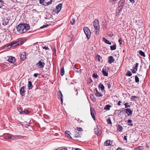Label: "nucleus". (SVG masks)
Instances as JSON below:
<instances>
[{
	"label": "nucleus",
	"mask_w": 150,
	"mask_h": 150,
	"mask_svg": "<svg viewBox=\"0 0 150 150\" xmlns=\"http://www.w3.org/2000/svg\"><path fill=\"white\" fill-rule=\"evenodd\" d=\"M30 28L29 25L27 23H20L16 27L17 32L21 34L26 32Z\"/></svg>",
	"instance_id": "nucleus-1"
},
{
	"label": "nucleus",
	"mask_w": 150,
	"mask_h": 150,
	"mask_svg": "<svg viewBox=\"0 0 150 150\" xmlns=\"http://www.w3.org/2000/svg\"><path fill=\"white\" fill-rule=\"evenodd\" d=\"M24 42V41L23 40V41H19L17 42H11L4 46V48H6V49H7L11 48L12 47H14L21 45L23 44Z\"/></svg>",
	"instance_id": "nucleus-2"
},
{
	"label": "nucleus",
	"mask_w": 150,
	"mask_h": 150,
	"mask_svg": "<svg viewBox=\"0 0 150 150\" xmlns=\"http://www.w3.org/2000/svg\"><path fill=\"white\" fill-rule=\"evenodd\" d=\"M83 30L88 39L90 38L91 34V33L88 27H85L83 28Z\"/></svg>",
	"instance_id": "nucleus-3"
},
{
	"label": "nucleus",
	"mask_w": 150,
	"mask_h": 150,
	"mask_svg": "<svg viewBox=\"0 0 150 150\" xmlns=\"http://www.w3.org/2000/svg\"><path fill=\"white\" fill-rule=\"evenodd\" d=\"M45 65V61L44 60L42 59H41L39 60L38 62L36 64V65L39 69L43 68Z\"/></svg>",
	"instance_id": "nucleus-4"
},
{
	"label": "nucleus",
	"mask_w": 150,
	"mask_h": 150,
	"mask_svg": "<svg viewBox=\"0 0 150 150\" xmlns=\"http://www.w3.org/2000/svg\"><path fill=\"white\" fill-rule=\"evenodd\" d=\"M93 25L96 30H98L99 29V22L97 19H95L93 22Z\"/></svg>",
	"instance_id": "nucleus-5"
},
{
	"label": "nucleus",
	"mask_w": 150,
	"mask_h": 150,
	"mask_svg": "<svg viewBox=\"0 0 150 150\" xmlns=\"http://www.w3.org/2000/svg\"><path fill=\"white\" fill-rule=\"evenodd\" d=\"M91 114V115L94 120H96V118L95 116V112L94 111L93 108H91L90 109Z\"/></svg>",
	"instance_id": "nucleus-6"
},
{
	"label": "nucleus",
	"mask_w": 150,
	"mask_h": 150,
	"mask_svg": "<svg viewBox=\"0 0 150 150\" xmlns=\"http://www.w3.org/2000/svg\"><path fill=\"white\" fill-rule=\"evenodd\" d=\"M25 87L23 86L21 87L20 90V93L22 96H24L25 95Z\"/></svg>",
	"instance_id": "nucleus-7"
},
{
	"label": "nucleus",
	"mask_w": 150,
	"mask_h": 150,
	"mask_svg": "<svg viewBox=\"0 0 150 150\" xmlns=\"http://www.w3.org/2000/svg\"><path fill=\"white\" fill-rule=\"evenodd\" d=\"M2 25H6L8 24L9 22V19L6 18H2Z\"/></svg>",
	"instance_id": "nucleus-8"
},
{
	"label": "nucleus",
	"mask_w": 150,
	"mask_h": 150,
	"mask_svg": "<svg viewBox=\"0 0 150 150\" xmlns=\"http://www.w3.org/2000/svg\"><path fill=\"white\" fill-rule=\"evenodd\" d=\"M8 61L11 63H13L14 64H15V62L16 59L15 58L11 56L10 57Z\"/></svg>",
	"instance_id": "nucleus-9"
},
{
	"label": "nucleus",
	"mask_w": 150,
	"mask_h": 150,
	"mask_svg": "<svg viewBox=\"0 0 150 150\" xmlns=\"http://www.w3.org/2000/svg\"><path fill=\"white\" fill-rule=\"evenodd\" d=\"M138 65L139 64L137 63H136L135 64V67H133V69L131 70V71H132V73H136L137 72Z\"/></svg>",
	"instance_id": "nucleus-10"
},
{
	"label": "nucleus",
	"mask_w": 150,
	"mask_h": 150,
	"mask_svg": "<svg viewBox=\"0 0 150 150\" xmlns=\"http://www.w3.org/2000/svg\"><path fill=\"white\" fill-rule=\"evenodd\" d=\"M52 0H44V5L47 6L50 4L52 2Z\"/></svg>",
	"instance_id": "nucleus-11"
},
{
	"label": "nucleus",
	"mask_w": 150,
	"mask_h": 150,
	"mask_svg": "<svg viewBox=\"0 0 150 150\" xmlns=\"http://www.w3.org/2000/svg\"><path fill=\"white\" fill-rule=\"evenodd\" d=\"M62 7V4H59L56 6V11H57V13H58L60 11Z\"/></svg>",
	"instance_id": "nucleus-12"
},
{
	"label": "nucleus",
	"mask_w": 150,
	"mask_h": 150,
	"mask_svg": "<svg viewBox=\"0 0 150 150\" xmlns=\"http://www.w3.org/2000/svg\"><path fill=\"white\" fill-rule=\"evenodd\" d=\"M126 112L128 116H131L132 114V112L129 108L125 109Z\"/></svg>",
	"instance_id": "nucleus-13"
},
{
	"label": "nucleus",
	"mask_w": 150,
	"mask_h": 150,
	"mask_svg": "<svg viewBox=\"0 0 150 150\" xmlns=\"http://www.w3.org/2000/svg\"><path fill=\"white\" fill-rule=\"evenodd\" d=\"M115 61V59L112 56H109L108 57V62L110 64H111L113 62Z\"/></svg>",
	"instance_id": "nucleus-14"
},
{
	"label": "nucleus",
	"mask_w": 150,
	"mask_h": 150,
	"mask_svg": "<svg viewBox=\"0 0 150 150\" xmlns=\"http://www.w3.org/2000/svg\"><path fill=\"white\" fill-rule=\"evenodd\" d=\"M95 90L96 92L95 93V94L96 96L99 97L102 96L103 94L98 91L97 88H95Z\"/></svg>",
	"instance_id": "nucleus-15"
},
{
	"label": "nucleus",
	"mask_w": 150,
	"mask_h": 150,
	"mask_svg": "<svg viewBox=\"0 0 150 150\" xmlns=\"http://www.w3.org/2000/svg\"><path fill=\"white\" fill-rule=\"evenodd\" d=\"M21 60L23 61L25 59V53L23 52L22 53L21 55Z\"/></svg>",
	"instance_id": "nucleus-16"
},
{
	"label": "nucleus",
	"mask_w": 150,
	"mask_h": 150,
	"mask_svg": "<svg viewBox=\"0 0 150 150\" xmlns=\"http://www.w3.org/2000/svg\"><path fill=\"white\" fill-rule=\"evenodd\" d=\"M125 0H120V1L119 3V8H120L121 7L123 8V6L124 5V2Z\"/></svg>",
	"instance_id": "nucleus-17"
},
{
	"label": "nucleus",
	"mask_w": 150,
	"mask_h": 150,
	"mask_svg": "<svg viewBox=\"0 0 150 150\" xmlns=\"http://www.w3.org/2000/svg\"><path fill=\"white\" fill-rule=\"evenodd\" d=\"M28 89L29 90H30L33 87V86L31 81H28Z\"/></svg>",
	"instance_id": "nucleus-18"
},
{
	"label": "nucleus",
	"mask_w": 150,
	"mask_h": 150,
	"mask_svg": "<svg viewBox=\"0 0 150 150\" xmlns=\"http://www.w3.org/2000/svg\"><path fill=\"white\" fill-rule=\"evenodd\" d=\"M58 95L59 97L60 96V98L61 99V101L62 102V103H63V96L62 94V92L61 91H59V92L58 93Z\"/></svg>",
	"instance_id": "nucleus-19"
},
{
	"label": "nucleus",
	"mask_w": 150,
	"mask_h": 150,
	"mask_svg": "<svg viewBox=\"0 0 150 150\" xmlns=\"http://www.w3.org/2000/svg\"><path fill=\"white\" fill-rule=\"evenodd\" d=\"M96 60L98 61L99 62H103V59H102V57L98 55L96 56Z\"/></svg>",
	"instance_id": "nucleus-20"
},
{
	"label": "nucleus",
	"mask_w": 150,
	"mask_h": 150,
	"mask_svg": "<svg viewBox=\"0 0 150 150\" xmlns=\"http://www.w3.org/2000/svg\"><path fill=\"white\" fill-rule=\"evenodd\" d=\"M117 129L119 132H121L123 129L122 127L120 125H117Z\"/></svg>",
	"instance_id": "nucleus-21"
},
{
	"label": "nucleus",
	"mask_w": 150,
	"mask_h": 150,
	"mask_svg": "<svg viewBox=\"0 0 150 150\" xmlns=\"http://www.w3.org/2000/svg\"><path fill=\"white\" fill-rule=\"evenodd\" d=\"M110 142L111 141L110 140H107L104 143L105 145L106 146L111 145Z\"/></svg>",
	"instance_id": "nucleus-22"
},
{
	"label": "nucleus",
	"mask_w": 150,
	"mask_h": 150,
	"mask_svg": "<svg viewBox=\"0 0 150 150\" xmlns=\"http://www.w3.org/2000/svg\"><path fill=\"white\" fill-rule=\"evenodd\" d=\"M111 107V106L109 105H106L104 107V109L107 111L109 110L110 108Z\"/></svg>",
	"instance_id": "nucleus-23"
},
{
	"label": "nucleus",
	"mask_w": 150,
	"mask_h": 150,
	"mask_svg": "<svg viewBox=\"0 0 150 150\" xmlns=\"http://www.w3.org/2000/svg\"><path fill=\"white\" fill-rule=\"evenodd\" d=\"M64 73V67H62L60 71V75L61 76H63Z\"/></svg>",
	"instance_id": "nucleus-24"
},
{
	"label": "nucleus",
	"mask_w": 150,
	"mask_h": 150,
	"mask_svg": "<svg viewBox=\"0 0 150 150\" xmlns=\"http://www.w3.org/2000/svg\"><path fill=\"white\" fill-rule=\"evenodd\" d=\"M138 98L136 96H132L131 98V100L134 101H136L137 100L136 99Z\"/></svg>",
	"instance_id": "nucleus-25"
},
{
	"label": "nucleus",
	"mask_w": 150,
	"mask_h": 150,
	"mask_svg": "<svg viewBox=\"0 0 150 150\" xmlns=\"http://www.w3.org/2000/svg\"><path fill=\"white\" fill-rule=\"evenodd\" d=\"M139 53L141 56L144 57H145L146 56L144 52L142 50H139Z\"/></svg>",
	"instance_id": "nucleus-26"
},
{
	"label": "nucleus",
	"mask_w": 150,
	"mask_h": 150,
	"mask_svg": "<svg viewBox=\"0 0 150 150\" xmlns=\"http://www.w3.org/2000/svg\"><path fill=\"white\" fill-rule=\"evenodd\" d=\"M70 133V132L69 131H67L65 132V134L66 136H67L71 138V137L69 134Z\"/></svg>",
	"instance_id": "nucleus-27"
},
{
	"label": "nucleus",
	"mask_w": 150,
	"mask_h": 150,
	"mask_svg": "<svg viewBox=\"0 0 150 150\" xmlns=\"http://www.w3.org/2000/svg\"><path fill=\"white\" fill-rule=\"evenodd\" d=\"M104 42L106 43L109 44L111 45V43L109 42V41L108 40L106 39L105 38H104Z\"/></svg>",
	"instance_id": "nucleus-28"
},
{
	"label": "nucleus",
	"mask_w": 150,
	"mask_h": 150,
	"mask_svg": "<svg viewBox=\"0 0 150 150\" xmlns=\"http://www.w3.org/2000/svg\"><path fill=\"white\" fill-rule=\"evenodd\" d=\"M116 45L115 44L113 46H111L110 47V50H115L116 49Z\"/></svg>",
	"instance_id": "nucleus-29"
},
{
	"label": "nucleus",
	"mask_w": 150,
	"mask_h": 150,
	"mask_svg": "<svg viewBox=\"0 0 150 150\" xmlns=\"http://www.w3.org/2000/svg\"><path fill=\"white\" fill-rule=\"evenodd\" d=\"M132 121L131 120H128L127 122L128 123V125L130 126H133V124L132 123Z\"/></svg>",
	"instance_id": "nucleus-30"
},
{
	"label": "nucleus",
	"mask_w": 150,
	"mask_h": 150,
	"mask_svg": "<svg viewBox=\"0 0 150 150\" xmlns=\"http://www.w3.org/2000/svg\"><path fill=\"white\" fill-rule=\"evenodd\" d=\"M98 88H100L101 91L103 90V85L101 83H100L98 85Z\"/></svg>",
	"instance_id": "nucleus-31"
},
{
	"label": "nucleus",
	"mask_w": 150,
	"mask_h": 150,
	"mask_svg": "<svg viewBox=\"0 0 150 150\" xmlns=\"http://www.w3.org/2000/svg\"><path fill=\"white\" fill-rule=\"evenodd\" d=\"M108 71H106V69H104V76H108Z\"/></svg>",
	"instance_id": "nucleus-32"
},
{
	"label": "nucleus",
	"mask_w": 150,
	"mask_h": 150,
	"mask_svg": "<svg viewBox=\"0 0 150 150\" xmlns=\"http://www.w3.org/2000/svg\"><path fill=\"white\" fill-rule=\"evenodd\" d=\"M81 133L79 132H77V133L74 136L75 137H81Z\"/></svg>",
	"instance_id": "nucleus-33"
},
{
	"label": "nucleus",
	"mask_w": 150,
	"mask_h": 150,
	"mask_svg": "<svg viewBox=\"0 0 150 150\" xmlns=\"http://www.w3.org/2000/svg\"><path fill=\"white\" fill-rule=\"evenodd\" d=\"M107 121L108 124H111L112 122L111 120L110 117H108V119L107 120Z\"/></svg>",
	"instance_id": "nucleus-34"
},
{
	"label": "nucleus",
	"mask_w": 150,
	"mask_h": 150,
	"mask_svg": "<svg viewBox=\"0 0 150 150\" xmlns=\"http://www.w3.org/2000/svg\"><path fill=\"white\" fill-rule=\"evenodd\" d=\"M135 81L137 83L139 82V79L138 77L137 76H136L135 77Z\"/></svg>",
	"instance_id": "nucleus-35"
},
{
	"label": "nucleus",
	"mask_w": 150,
	"mask_h": 150,
	"mask_svg": "<svg viewBox=\"0 0 150 150\" xmlns=\"http://www.w3.org/2000/svg\"><path fill=\"white\" fill-rule=\"evenodd\" d=\"M4 1L2 0H0V8H1V7L3 6L4 5Z\"/></svg>",
	"instance_id": "nucleus-36"
},
{
	"label": "nucleus",
	"mask_w": 150,
	"mask_h": 150,
	"mask_svg": "<svg viewBox=\"0 0 150 150\" xmlns=\"http://www.w3.org/2000/svg\"><path fill=\"white\" fill-rule=\"evenodd\" d=\"M49 25L48 24H46L43 25L42 26L40 27V28L42 29L44 28L47 27Z\"/></svg>",
	"instance_id": "nucleus-37"
},
{
	"label": "nucleus",
	"mask_w": 150,
	"mask_h": 150,
	"mask_svg": "<svg viewBox=\"0 0 150 150\" xmlns=\"http://www.w3.org/2000/svg\"><path fill=\"white\" fill-rule=\"evenodd\" d=\"M132 75V74L130 71H128L126 74V75L129 76H130Z\"/></svg>",
	"instance_id": "nucleus-38"
},
{
	"label": "nucleus",
	"mask_w": 150,
	"mask_h": 150,
	"mask_svg": "<svg viewBox=\"0 0 150 150\" xmlns=\"http://www.w3.org/2000/svg\"><path fill=\"white\" fill-rule=\"evenodd\" d=\"M93 81L91 79H88V83L90 84Z\"/></svg>",
	"instance_id": "nucleus-39"
},
{
	"label": "nucleus",
	"mask_w": 150,
	"mask_h": 150,
	"mask_svg": "<svg viewBox=\"0 0 150 150\" xmlns=\"http://www.w3.org/2000/svg\"><path fill=\"white\" fill-rule=\"evenodd\" d=\"M23 112V113L28 114L30 112L29 111L25 110Z\"/></svg>",
	"instance_id": "nucleus-40"
},
{
	"label": "nucleus",
	"mask_w": 150,
	"mask_h": 150,
	"mask_svg": "<svg viewBox=\"0 0 150 150\" xmlns=\"http://www.w3.org/2000/svg\"><path fill=\"white\" fill-rule=\"evenodd\" d=\"M75 19L74 18H72V20L71 21V23L72 25H73L75 22Z\"/></svg>",
	"instance_id": "nucleus-41"
},
{
	"label": "nucleus",
	"mask_w": 150,
	"mask_h": 150,
	"mask_svg": "<svg viewBox=\"0 0 150 150\" xmlns=\"http://www.w3.org/2000/svg\"><path fill=\"white\" fill-rule=\"evenodd\" d=\"M128 104H129V103H126L125 104V108L129 107L130 106V105H128Z\"/></svg>",
	"instance_id": "nucleus-42"
},
{
	"label": "nucleus",
	"mask_w": 150,
	"mask_h": 150,
	"mask_svg": "<svg viewBox=\"0 0 150 150\" xmlns=\"http://www.w3.org/2000/svg\"><path fill=\"white\" fill-rule=\"evenodd\" d=\"M98 77V75L96 74H94L93 75V77L95 79H96Z\"/></svg>",
	"instance_id": "nucleus-43"
},
{
	"label": "nucleus",
	"mask_w": 150,
	"mask_h": 150,
	"mask_svg": "<svg viewBox=\"0 0 150 150\" xmlns=\"http://www.w3.org/2000/svg\"><path fill=\"white\" fill-rule=\"evenodd\" d=\"M77 130L79 131H81L83 130V129L81 128L80 127H77Z\"/></svg>",
	"instance_id": "nucleus-44"
},
{
	"label": "nucleus",
	"mask_w": 150,
	"mask_h": 150,
	"mask_svg": "<svg viewBox=\"0 0 150 150\" xmlns=\"http://www.w3.org/2000/svg\"><path fill=\"white\" fill-rule=\"evenodd\" d=\"M18 110L21 113H23V111H22L21 109V108H18Z\"/></svg>",
	"instance_id": "nucleus-45"
},
{
	"label": "nucleus",
	"mask_w": 150,
	"mask_h": 150,
	"mask_svg": "<svg viewBox=\"0 0 150 150\" xmlns=\"http://www.w3.org/2000/svg\"><path fill=\"white\" fill-rule=\"evenodd\" d=\"M44 0H39V3L41 4H42L44 5V4L43 3Z\"/></svg>",
	"instance_id": "nucleus-46"
},
{
	"label": "nucleus",
	"mask_w": 150,
	"mask_h": 150,
	"mask_svg": "<svg viewBox=\"0 0 150 150\" xmlns=\"http://www.w3.org/2000/svg\"><path fill=\"white\" fill-rule=\"evenodd\" d=\"M109 83H110L109 82H107V86H108L109 88H110L111 86V85H110V84Z\"/></svg>",
	"instance_id": "nucleus-47"
},
{
	"label": "nucleus",
	"mask_w": 150,
	"mask_h": 150,
	"mask_svg": "<svg viewBox=\"0 0 150 150\" xmlns=\"http://www.w3.org/2000/svg\"><path fill=\"white\" fill-rule=\"evenodd\" d=\"M118 42H119L120 44H122V40L121 38H120L119 40H118Z\"/></svg>",
	"instance_id": "nucleus-48"
},
{
	"label": "nucleus",
	"mask_w": 150,
	"mask_h": 150,
	"mask_svg": "<svg viewBox=\"0 0 150 150\" xmlns=\"http://www.w3.org/2000/svg\"><path fill=\"white\" fill-rule=\"evenodd\" d=\"M94 130L95 133L96 134H97L98 135H100V134L99 133H98V132H97V131H96V129H94Z\"/></svg>",
	"instance_id": "nucleus-49"
},
{
	"label": "nucleus",
	"mask_w": 150,
	"mask_h": 150,
	"mask_svg": "<svg viewBox=\"0 0 150 150\" xmlns=\"http://www.w3.org/2000/svg\"><path fill=\"white\" fill-rule=\"evenodd\" d=\"M39 74L38 73H35L34 74V76L35 77H37L38 75H39Z\"/></svg>",
	"instance_id": "nucleus-50"
},
{
	"label": "nucleus",
	"mask_w": 150,
	"mask_h": 150,
	"mask_svg": "<svg viewBox=\"0 0 150 150\" xmlns=\"http://www.w3.org/2000/svg\"><path fill=\"white\" fill-rule=\"evenodd\" d=\"M59 149H60V150H68L67 148H59Z\"/></svg>",
	"instance_id": "nucleus-51"
},
{
	"label": "nucleus",
	"mask_w": 150,
	"mask_h": 150,
	"mask_svg": "<svg viewBox=\"0 0 150 150\" xmlns=\"http://www.w3.org/2000/svg\"><path fill=\"white\" fill-rule=\"evenodd\" d=\"M43 49H45L46 50H48L49 49V48L48 47L46 46L44 47H43Z\"/></svg>",
	"instance_id": "nucleus-52"
},
{
	"label": "nucleus",
	"mask_w": 150,
	"mask_h": 150,
	"mask_svg": "<svg viewBox=\"0 0 150 150\" xmlns=\"http://www.w3.org/2000/svg\"><path fill=\"white\" fill-rule=\"evenodd\" d=\"M124 139L126 141H127V136H124Z\"/></svg>",
	"instance_id": "nucleus-53"
},
{
	"label": "nucleus",
	"mask_w": 150,
	"mask_h": 150,
	"mask_svg": "<svg viewBox=\"0 0 150 150\" xmlns=\"http://www.w3.org/2000/svg\"><path fill=\"white\" fill-rule=\"evenodd\" d=\"M132 3H134L135 2V1L134 0H129Z\"/></svg>",
	"instance_id": "nucleus-54"
},
{
	"label": "nucleus",
	"mask_w": 150,
	"mask_h": 150,
	"mask_svg": "<svg viewBox=\"0 0 150 150\" xmlns=\"http://www.w3.org/2000/svg\"><path fill=\"white\" fill-rule=\"evenodd\" d=\"M119 8L118 7V8ZM120 8V9H119V12H120V11H122V9L123 8H122V7H121Z\"/></svg>",
	"instance_id": "nucleus-55"
},
{
	"label": "nucleus",
	"mask_w": 150,
	"mask_h": 150,
	"mask_svg": "<svg viewBox=\"0 0 150 150\" xmlns=\"http://www.w3.org/2000/svg\"><path fill=\"white\" fill-rule=\"evenodd\" d=\"M116 150H122V149L121 147H119Z\"/></svg>",
	"instance_id": "nucleus-56"
},
{
	"label": "nucleus",
	"mask_w": 150,
	"mask_h": 150,
	"mask_svg": "<svg viewBox=\"0 0 150 150\" xmlns=\"http://www.w3.org/2000/svg\"><path fill=\"white\" fill-rule=\"evenodd\" d=\"M9 138L11 139H14V137L12 136H11Z\"/></svg>",
	"instance_id": "nucleus-57"
},
{
	"label": "nucleus",
	"mask_w": 150,
	"mask_h": 150,
	"mask_svg": "<svg viewBox=\"0 0 150 150\" xmlns=\"http://www.w3.org/2000/svg\"><path fill=\"white\" fill-rule=\"evenodd\" d=\"M121 103V102L120 101L118 102L117 105H120V103Z\"/></svg>",
	"instance_id": "nucleus-58"
},
{
	"label": "nucleus",
	"mask_w": 150,
	"mask_h": 150,
	"mask_svg": "<svg viewBox=\"0 0 150 150\" xmlns=\"http://www.w3.org/2000/svg\"><path fill=\"white\" fill-rule=\"evenodd\" d=\"M125 110H121L120 112L121 113L122 112H125Z\"/></svg>",
	"instance_id": "nucleus-59"
},
{
	"label": "nucleus",
	"mask_w": 150,
	"mask_h": 150,
	"mask_svg": "<svg viewBox=\"0 0 150 150\" xmlns=\"http://www.w3.org/2000/svg\"><path fill=\"white\" fill-rule=\"evenodd\" d=\"M75 150H81V149L79 148H76Z\"/></svg>",
	"instance_id": "nucleus-60"
},
{
	"label": "nucleus",
	"mask_w": 150,
	"mask_h": 150,
	"mask_svg": "<svg viewBox=\"0 0 150 150\" xmlns=\"http://www.w3.org/2000/svg\"><path fill=\"white\" fill-rule=\"evenodd\" d=\"M54 53L55 54L56 52V50L55 49V48H54Z\"/></svg>",
	"instance_id": "nucleus-61"
},
{
	"label": "nucleus",
	"mask_w": 150,
	"mask_h": 150,
	"mask_svg": "<svg viewBox=\"0 0 150 150\" xmlns=\"http://www.w3.org/2000/svg\"><path fill=\"white\" fill-rule=\"evenodd\" d=\"M98 30H97L96 31V34L98 33Z\"/></svg>",
	"instance_id": "nucleus-62"
},
{
	"label": "nucleus",
	"mask_w": 150,
	"mask_h": 150,
	"mask_svg": "<svg viewBox=\"0 0 150 150\" xmlns=\"http://www.w3.org/2000/svg\"><path fill=\"white\" fill-rule=\"evenodd\" d=\"M121 115V113L120 112L118 114V115Z\"/></svg>",
	"instance_id": "nucleus-63"
},
{
	"label": "nucleus",
	"mask_w": 150,
	"mask_h": 150,
	"mask_svg": "<svg viewBox=\"0 0 150 150\" xmlns=\"http://www.w3.org/2000/svg\"><path fill=\"white\" fill-rule=\"evenodd\" d=\"M108 81H105V84L107 86V82Z\"/></svg>",
	"instance_id": "nucleus-64"
}]
</instances>
